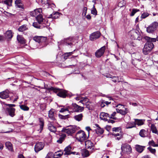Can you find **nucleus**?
Instances as JSON below:
<instances>
[{"label":"nucleus","instance_id":"obj_1","mask_svg":"<svg viewBox=\"0 0 158 158\" xmlns=\"http://www.w3.org/2000/svg\"><path fill=\"white\" fill-rule=\"evenodd\" d=\"M146 37L148 38V37H145L143 38V39H145V40L147 41V42L145 44L143 49V52L144 55H147L149 53L154 47V45L152 41H149V40L146 39H147Z\"/></svg>","mask_w":158,"mask_h":158},{"label":"nucleus","instance_id":"obj_2","mask_svg":"<svg viewBox=\"0 0 158 158\" xmlns=\"http://www.w3.org/2000/svg\"><path fill=\"white\" fill-rule=\"evenodd\" d=\"M76 139L79 142H82L86 140L87 138L84 131L82 130L79 131L76 135Z\"/></svg>","mask_w":158,"mask_h":158},{"label":"nucleus","instance_id":"obj_3","mask_svg":"<svg viewBox=\"0 0 158 158\" xmlns=\"http://www.w3.org/2000/svg\"><path fill=\"white\" fill-rule=\"evenodd\" d=\"M69 111L72 112H81L83 110L84 108L83 107L80 106L76 103H73L72 105L69 106Z\"/></svg>","mask_w":158,"mask_h":158},{"label":"nucleus","instance_id":"obj_4","mask_svg":"<svg viewBox=\"0 0 158 158\" xmlns=\"http://www.w3.org/2000/svg\"><path fill=\"white\" fill-rule=\"evenodd\" d=\"M77 130L76 127L75 126H70L69 128H64L61 132H64L66 133L69 135H71L72 134L75 133L76 131Z\"/></svg>","mask_w":158,"mask_h":158},{"label":"nucleus","instance_id":"obj_5","mask_svg":"<svg viewBox=\"0 0 158 158\" xmlns=\"http://www.w3.org/2000/svg\"><path fill=\"white\" fill-rule=\"evenodd\" d=\"M158 26V23L154 22L147 28V31L148 33H152L156 29Z\"/></svg>","mask_w":158,"mask_h":158},{"label":"nucleus","instance_id":"obj_6","mask_svg":"<svg viewBox=\"0 0 158 158\" xmlns=\"http://www.w3.org/2000/svg\"><path fill=\"white\" fill-rule=\"evenodd\" d=\"M121 149L124 153L129 154L131 152L132 149L131 146L127 143H123L122 145Z\"/></svg>","mask_w":158,"mask_h":158},{"label":"nucleus","instance_id":"obj_7","mask_svg":"<svg viewBox=\"0 0 158 158\" xmlns=\"http://www.w3.org/2000/svg\"><path fill=\"white\" fill-rule=\"evenodd\" d=\"M33 40L35 42L39 43H41L44 45V46H46V43L47 40V38L42 36H36L33 37Z\"/></svg>","mask_w":158,"mask_h":158},{"label":"nucleus","instance_id":"obj_8","mask_svg":"<svg viewBox=\"0 0 158 158\" xmlns=\"http://www.w3.org/2000/svg\"><path fill=\"white\" fill-rule=\"evenodd\" d=\"M144 120L142 119H135V124L131 123V125L129 126L128 125H127L126 127V128L127 129H130L135 127V124L137 125L138 126L142 125L144 124Z\"/></svg>","mask_w":158,"mask_h":158},{"label":"nucleus","instance_id":"obj_9","mask_svg":"<svg viewBox=\"0 0 158 158\" xmlns=\"http://www.w3.org/2000/svg\"><path fill=\"white\" fill-rule=\"evenodd\" d=\"M101 35L99 31H96L91 33L89 36V39L91 41H94L98 39Z\"/></svg>","mask_w":158,"mask_h":158},{"label":"nucleus","instance_id":"obj_10","mask_svg":"<svg viewBox=\"0 0 158 158\" xmlns=\"http://www.w3.org/2000/svg\"><path fill=\"white\" fill-rule=\"evenodd\" d=\"M44 146V144L43 142H38L36 143L34 148L35 152L36 153L38 152L43 148Z\"/></svg>","mask_w":158,"mask_h":158},{"label":"nucleus","instance_id":"obj_11","mask_svg":"<svg viewBox=\"0 0 158 158\" xmlns=\"http://www.w3.org/2000/svg\"><path fill=\"white\" fill-rule=\"evenodd\" d=\"M106 46H103L100 49L97 50L95 53L96 56L97 58L100 57L104 54Z\"/></svg>","mask_w":158,"mask_h":158},{"label":"nucleus","instance_id":"obj_12","mask_svg":"<svg viewBox=\"0 0 158 158\" xmlns=\"http://www.w3.org/2000/svg\"><path fill=\"white\" fill-rule=\"evenodd\" d=\"M44 89H46L49 91H52L53 92L57 93V95L59 96V88H55L52 86L49 87L48 85H44Z\"/></svg>","mask_w":158,"mask_h":158},{"label":"nucleus","instance_id":"obj_13","mask_svg":"<svg viewBox=\"0 0 158 158\" xmlns=\"http://www.w3.org/2000/svg\"><path fill=\"white\" fill-rule=\"evenodd\" d=\"M85 144L86 148L91 149V150L93 151V152L95 151L94 143L91 141L86 140L85 142Z\"/></svg>","mask_w":158,"mask_h":158},{"label":"nucleus","instance_id":"obj_14","mask_svg":"<svg viewBox=\"0 0 158 158\" xmlns=\"http://www.w3.org/2000/svg\"><path fill=\"white\" fill-rule=\"evenodd\" d=\"M93 152V151L91 150L90 152H89L88 150L85 149H83L81 151V153L83 157L85 158L89 156L90 154Z\"/></svg>","mask_w":158,"mask_h":158},{"label":"nucleus","instance_id":"obj_15","mask_svg":"<svg viewBox=\"0 0 158 158\" xmlns=\"http://www.w3.org/2000/svg\"><path fill=\"white\" fill-rule=\"evenodd\" d=\"M73 38L72 37L67 38L64 40V44L67 45L71 47L73 45Z\"/></svg>","mask_w":158,"mask_h":158},{"label":"nucleus","instance_id":"obj_16","mask_svg":"<svg viewBox=\"0 0 158 158\" xmlns=\"http://www.w3.org/2000/svg\"><path fill=\"white\" fill-rule=\"evenodd\" d=\"M95 126L96 128L95 130L96 133L98 135H102L104 132V130L103 128H101L97 124H95Z\"/></svg>","mask_w":158,"mask_h":158},{"label":"nucleus","instance_id":"obj_17","mask_svg":"<svg viewBox=\"0 0 158 158\" xmlns=\"http://www.w3.org/2000/svg\"><path fill=\"white\" fill-rule=\"evenodd\" d=\"M130 32L131 34H132L131 36H133V37L134 39H136L137 36H139V35H140V32L138 30L136 29H133L130 31Z\"/></svg>","mask_w":158,"mask_h":158},{"label":"nucleus","instance_id":"obj_18","mask_svg":"<svg viewBox=\"0 0 158 158\" xmlns=\"http://www.w3.org/2000/svg\"><path fill=\"white\" fill-rule=\"evenodd\" d=\"M55 115L56 113L54 109H51L49 111L48 117L52 120L54 121L56 120Z\"/></svg>","mask_w":158,"mask_h":158},{"label":"nucleus","instance_id":"obj_19","mask_svg":"<svg viewBox=\"0 0 158 158\" xmlns=\"http://www.w3.org/2000/svg\"><path fill=\"white\" fill-rule=\"evenodd\" d=\"M36 19L37 21L39 24H44V27H45L46 24L43 23L44 19L43 16L41 14L39 13L36 17Z\"/></svg>","mask_w":158,"mask_h":158},{"label":"nucleus","instance_id":"obj_20","mask_svg":"<svg viewBox=\"0 0 158 158\" xmlns=\"http://www.w3.org/2000/svg\"><path fill=\"white\" fill-rule=\"evenodd\" d=\"M15 3L17 7L23 10L24 9V6L22 0H16Z\"/></svg>","mask_w":158,"mask_h":158},{"label":"nucleus","instance_id":"obj_21","mask_svg":"<svg viewBox=\"0 0 158 158\" xmlns=\"http://www.w3.org/2000/svg\"><path fill=\"white\" fill-rule=\"evenodd\" d=\"M6 110L8 114L11 117H13L15 115V109L14 108H7Z\"/></svg>","mask_w":158,"mask_h":158},{"label":"nucleus","instance_id":"obj_22","mask_svg":"<svg viewBox=\"0 0 158 158\" xmlns=\"http://www.w3.org/2000/svg\"><path fill=\"white\" fill-rule=\"evenodd\" d=\"M72 147L70 145H69L66 147V148L64 149L65 151V154H66L67 155H69L71 154H75L76 153L75 152H71V150L72 149Z\"/></svg>","mask_w":158,"mask_h":158},{"label":"nucleus","instance_id":"obj_23","mask_svg":"<svg viewBox=\"0 0 158 158\" xmlns=\"http://www.w3.org/2000/svg\"><path fill=\"white\" fill-rule=\"evenodd\" d=\"M100 118L105 121L107 120V117H109V114L107 113L102 112L101 113L100 115Z\"/></svg>","mask_w":158,"mask_h":158},{"label":"nucleus","instance_id":"obj_24","mask_svg":"<svg viewBox=\"0 0 158 158\" xmlns=\"http://www.w3.org/2000/svg\"><path fill=\"white\" fill-rule=\"evenodd\" d=\"M68 94L67 91L62 89H60V97L64 98L68 96Z\"/></svg>","mask_w":158,"mask_h":158},{"label":"nucleus","instance_id":"obj_25","mask_svg":"<svg viewBox=\"0 0 158 158\" xmlns=\"http://www.w3.org/2000/svg\"><path fill=\"white\" fill-rule=\"evenodd\" d=\"M85 101L86 102V103L85 104V106H86V108L88 109L89 110H92V106L90 105L89 103L88 102V99L86 98H84L82 100H81L80 101V102H81L83 101Z\"/></svg>","mask_w":158,"mask_h":158},{"label":"nucleus","instance_id":"obj_26","mask_svg":"<svg viewBox=\"0 0 158 158\" xmlns=\"http://www.w3.org/2000/svg\"><path fill=\"white\" fill-rule=\"evenodd\" d=\"M73 53V52L65 53L61 56V59L63 61H64L68 58L69 56L72 54Z\"/></svg>","mask_w":158,"mask_h":158},{"label":"nucleus","instance_id":"obj_27","mask_svg":"<svg viewBox=\"0 0 158 158\" xmlns=\"http://www.w3.org/2000/svg\"><path fill=\"white\" fill-rule=\"evenodd\" d=\"M9 97V93L6 91H4L0 93V97L2 98L5 99Z\"/></svg>","mask_w":158,"mask_h":158},{"label":"nucleus","instance_id":"obj_28","mask_svg":"<svg viewBox=\"0 0 158 158\" xmlns=\"http://www.w3.org/2000/svg\"><path fill=\"white\" fill-rule=\"evenodd\" d=\"M18 41L21 44H24L26 42L25 40L22 35H18L17 37Z\"/></svg>","mask_w":158,"mask_h":158},{"label":"nucleus","instance_id":"obj_29","mask_svg":"<svg viewBox=\"0 0 158 158\" xmlns=\"http://www.w3.org/2000/svg\"><path fill=\"white\" fill-rule=\"evenodd\" d=\"M145 148V146L139 145H136L135 147L136 151L139 153H141L144 150Z\"/></svg>","mask_w":158,"mask_h":158},{"label":"nucleus","instance_id":"obj_30","mask_svg":"<svg viewBox=\"0 0 158 158\" xmlns=\"http://www.w3.org/2000/svg\"><path fill=\"white\" fill-rule=\"evenodd\" d=\"M5 36L6 39H11L13 36L12 32L11 30L7 31L5 34Z\"/></svg>","mask_w":158,"mask_h":158},{"label":"nucleus","instance_id":"obj_31","mask_svg":"<svg viewBox=\"0 0 158 158\" xmlns=\"http://www.w3.org/2000/svg\"><path fill=\"white\" fill-rule=\"evenodd\" d=\"M5 145L7 148L10 151H13V148L12 143L10 142H6L5 143Z\"/></svg>","mask_w":158,"mask_h":158},{"label":"nucleus","instance_id":"obj_32","mask_svg":"<svg viewBox=\"0 0 158 158\" xmlns=\"http://www.w3.org/2000/svg\"><path fill=\"white\" fill-rule=\"evenodd\" d=\"M28 29V27L27 25L24 24L22 25L21 26L19 27L18 30L19 31L23 32L24 31H25Z\"/></svg>","mask_w":158,"mask_h":158},{"label":"nucleus","instance_id":"obj_33","mask_svg":"<svg viewBox=\"0 0 158 158\" xmlns=\"http://www.w3.org/2000/svg\"><path fill=\"white\" fill-rule=\"evenodd\" d=\"M42 12V10L41 8H39L38 9H36L30 12V14L31 16L35 17L36 16V13L37 12Z\"/></svg>","mask_w":158,"mask_h":158},{"label":"nucleus","instance_id":"obj_34","mask_svg":"<svg viewBox=\"0 0 158 158\" xmlns=\"http://www.w3.org/2000/svg\"><path fill=\"white\" fill-rule=\"evenodd\" d=\"M151 129L152 133L158 134V132L156 127L154 124H151Z\"/></svg>","mask_w":158,"mask_h":158},{"label":"nucleus","instance_id":"obj_35","mask_svg":"<svg viewBox=\"0 0 158 158\" xmlns=\"http://www.w3.org/2000/svg\"><path fill=\"white\" fill-rule=\"evenodd\" d=\"M40 130L41 132L43 129V127L44 126V120L41 118H39Z\"/></svg>","mask_w":158,"mask_h":158},{"label":"nucleus","instance_id":"obj_36","mask_svg":"<svg viewBox=\"0 0 158 158\" xmlns=\"http://www.w3.org/2000/svg\"><path fill=\"white\" fill-rule=\"evenodd\" d=\"M48 128L51 132H55L56 131V128L51 123L48 124Z\"/></svg>","mask_w":158,"mask_h":158},{"label":"nucleus","instance_id":"obj_37","mask_svg":"<svg viewBox=\"0 0 158 158\" xmlns=\"http://www.w3.org/2000/svg\"><path fill=\"white\" fill-rule=\"evenodd\" d=\"M83 115L82 114H80L78 115H75L74 117V118L78 121H81L82 119Z\"/></svg>","mask_w":158,"mask_h":158},{"label":"nucleus","instance_id":"obj_38","mask_svg":"<svg viewBox=\"0 0 158 158\" xmlns=\"http://www.w3.org/2000/svg\"><path fill=\"white\" fill-rule=\"evenodd\" d=\"M59 16V13L58 12H55L54 13L51 14L48 18L56 19L58 18Z\"/></svg>","mask_w":158,"mask_h":158},{"label":"nucleus","instance_id":"obj_39","mask_svg":"<svg viewBox=\"0 0 158 158\" xmlns=\"http://www.w3.org/2000/svg\"><path fill=\"white\" fill-rule=\"evenodd\" d=\"M125 110H124L121 109H116V110L118 113H120V114L123 115H125L127 113V109L125 108Z\"/></svg>","mask_w":158,"mask_h":158},{"label":"nucleus","instance_id":"obj_40","mask_svg":"<svg viewBox=\"0 0 158 158\" xmlns=\"http://www.w3.org/2000/svg\"><path fill=\"white\" fill-rule=\"evenodd\" d=\"M66 135L64 133H60V143H61L64 140Z\"/></svg>","mask_w":158,"mask_h":158},{"label":"nucleus","instance_id":"obj_41","mask_svg":"<svg viewBox=\"0 0 158 158\" xmlns=\"http://www.w3.org/2000/svg\"><path fill=\"white\" fill-rule=\"evenodd\" d=\"M60 107H62L60 110V112H63L66 111H69V106L68 107H67L64 106H60Z\"/></svg>","mask_w":158,"mask_h":158},{"label":"nucleus","instance_id":"obj_42","mask_svg":"<svg viewBox=\"0 0 158 158\" xmlns=\"http://www.w3.org/2000/svg\"><path fill=\"white\" fill-rule=\"evenodd\" d=\"M139 134L140 135L143 137H144L146 136V131L144 129H142L140 130Z\"/></svg>","mask_w":158,"mask_h":158},{"label":"nucleus","instance_id":"obj_43","mask_svg":"<svg viewBox=\"0 0 158 158\" xmlns=\"http://www.w3.org/2000/svg\"><path fill=\"white\" fill-rule=\"evenodd\" d=\"M147 40H148L151 41H152V42H156V41H158V35L157 36L156 38H152L148 37V38H147Z\"/></svg>","mask_w":158,"mask_h":158},{"label":"nucleus","instance_id":"obj_44","mask_svg":"<svg viewBox=\"0 0 158 158\" xmlns=\"http://www.w3.org/2000/svg\"><path fill=\"white\" fill-rule=\"evenodd\" d=\"M92 14L94 15H97V12L96 9L95 8L94 5L93 7V9L91 11Z\"/></svg>","mask_w":158,"mask_h":158},{"label":"nucleus","instance_id":"obj_45","mask_svg":"<svg viewBox=\"0 0 158 158\" xmlns=\"http://www.w3.org/2000/svg\"><path fill=\"white\" fill-rule=\"evenodd\" d=\"M20 106L21 109L24 111H27L29 109V107L25 105H21Z\"/></svg>","mask_w":158,"mask_h":158},{"label":"nucleus","instance_id":"obj_46","mask_svg":"<svg viewBox=\"0 0 158 158\" xmlns=\"http://www.w3.org/2000/svg\"><path fill=\"white\" fill-rule=\"evenodd\" d=\"M148 144L149 145L153 147H158V145L157 144H156V143L153 140L150 141L148 142Z\"/></svg>","mask_w":158,"mask_h":158},{"label":"nucleus","instance_id":"obj_47","mask_svg":"<svg viewBox=\"0 0 158 158\" xmlns=\"http://www.w3.org/2000/svg\"><path fill=\"white\" fill-rule=\"evenodd\" d=\"M59 151H58L53 153V158H59Z\"/></svg>","mask_w":158,"mask_h":158},{"label":"nucleus","instance_id":"obj_48","mask_svg":"<svg viewBox=\"0 0 158 158\" xmlns=\"http://www.w3.org/2000/svg\"><path fill=\"white\" fill-rule=\"evenodd\" d=\"M147 149L150 152L153 154H155L156 152V150L155 149L152 148L151 147H148Z\"/></svg>","mask_w":158,"mask_h":158},{"label":"nucleus","instance_id":"obj_49","mask_svg":"<svg viewBox=\"0 0 158 158\" xmlns=\"http://www.w3.org/2000/svg\"><path fill=\"white\" fill-rule=\"evenodd\" d=\"M139 11V9H132V11L130 14V16H134L136 13Z\"/></svg>","mask_w":158,"mask_h":158},{"label":"nucleus","instance_id":"obj_50","mask_svg":"<svg viewBox=\"0 0 158 158\" xmlns=\"http://www.w3.org/2000/svg\"><path fill=\"white\" fill-rule=\"evenodd\" d=\"M32 25L34 27L37 28H42L41 27V26L37 22L33 23Z\"/></svg>","mask_w":158,"mask_h":158},{"label":"nucleus","instance_id":"obj_51","mask_svg":"<svg viewBox=\"0 0 158 158\" xmlns=\"http://www.w3.org/2000/svg\"><path fill=\"white\" fill-rule=\"evenodd\" d=\"M149 14L148 13L144 12L142 14L141 18L142 19H145L149 15Z\"/></svg>","mask_w":158,"mask_h":158},{"label":"nucleus","instance_id":"obj_52","mask_svg":"<svg viewBox=\"0 0 158 158\" xmlns=\"http://www.w3.org/2000/svg\"><path fill=\"white\" fill-rule=\"evenodd\" d=\"M12 1V0H6L4 1V3L10 6L11 5Z\"/></svg>","mask_w":158,"mask_h":158},{"label":"nucleus","instance_id":"obj_53","mask_svg":"<svg viewBox=\"0 0 158 158\" xmlns=\"http://www.w3.org/2000/svg\"><path fill=\"white\" fill-rule=\"evenodd\" d=\"M46 5L48 6V7L51 8L52 9L55 7V5L54 3H51L49 2H48V4L47 3Z\"/></svg>","mask_w":158,"mask_h":158},{"label":"nucleus","instance_id":"obj_54","mask_svg":"<svg viewBox=\"0 0 158 158\" xmlns=\"http://www.w3.org/2000/svg\"><path fill=\"white\" fill-rule=\"evenodd\" d=\"M53 153L52 152H49L47 154L45 158H53Z\"/></svg>","mask_w":158,"mask_h":158},{"label":"nucleus","instance_id":"obj_55","mask_svg":"<svg viewBox=\"0 0 158 158\" xmlns=\"http://www.w3.org/2000/svg\"><path fill=\"white\" fill-rule=\"evenodd\" d=\"M140 35H139V36H137L136 39H137L138 40H142V41H143L144 40H145V39H143V38L145 37H148V36H140Z\"/></svg>","mask_w":158,"mask_h":158},{"label":"nucleus","instance_id":"obj_56","mask_svg":"<svg viewBox=\"0 0 158 158\" xmlns=\"http://www.w3.org/2000/svg\"><path fill=\"white\" fill-rule=\"evenodd\" d=\"M116 114V112H114L111 115V116H109V117L110 118H113L114 119H116V118L114 117V116Z\"/></svg>","mask_w":158,"mask_h":158},{"label":"nucleus","instance_id":"obj_57","mask_svg":"<svg viewBox=\"0 0 158 158\" xmlns=\"http://www.w3.org/2000/svg\"><path fill=\"white\" fill-rule=\"evenodd\" d=\"M87 8L86 7H84L83 8V11L82 14L85 15H86L87 13Z\"/></svg>","mask_w":158,"mask_h":158},{"label":"nucleus","instance_id":"obj_58","mask_svg":"<svg viewBox=\"0 0 158 158\" xmlns=\"http://www.w3.org/2000/svg\"><path fill=\"white\" fill-rule=\"evenodd\" d=\"M120 130V127H114L113 128V131L115 132H118Z\"/></svg>","mask_w":158,"mask_h":158},{"label":"nucleus","instance_id":"obj_59","mask_svg":"<svg viewBox=\"0 0 158 158\" xmlns=\"http://www.w3.org/2000/svg\"><path fill=\"white\" fill-rule=\"evenodd\" d=\"M67 115H63L60 114V118L61 119H65L67 118Z\"/></svg>","mask_w":158,"mask_h":158},{"label":"nucleus","instance_id":"obj_60","mask_svg":"<svg viewBox=\"0 0 158 158\" xmlns=\"http://www.w3.org/2000/svg\"><path fill=\"white\" fill-rule=\"evenodd\" d=\"M49 2V0H41V2L43 4L46 5L47 3L48 4V2Z\"/></svg>","mask_w":158,"mask_h":158},{"label":"nucleus","instance_id":"obj_61","mask_svg":"<svg viewBox=\"0 0 158 158\" xmlns=\"http://www.w3.org/2000/svg\"><path fill=\"white\" fill-rule=\"evenodd\" d=\"M112 135H114L115 137L117 136H120L122 137V135L121 134H120L118 133H112Z\"/></svg>","mask_w":158,"mask_h":158},{"label":"nucleus","instance_id":"obj_62","mask_svg":"<svg viewBox=\"0 0 158 158\" xmlns=\"http://www.w3.org/2000/svg\"><path fill=\"white\" fill-rule=\"evenodd\" d=\"M83 54L85 56H87L88 57H90L91 56V55H90V54L88 52H86L85 53H83Z\"/></svg>","mask_w":158,"mask_h":158},{"label":"nucleus","instance_id":"obj_63","mask_svg":"<svg viewBox=\"0 0 158 158\" xmlns=\"http://www.w3.org/2000/svg\"><path fill=\"white\" fill-rule=\"evenodd\" d=\"M111 128V126H108L107 125L105 127V129H106L107 131H109L110 130Z\"/></svg>","mask_w":158,"mask_h":158},{"label":"nucleus","instance_id":"obj_64","mask_svg":"<svg viewBox=\"0 0 158 158\" xmlns=\"http://www.w3.org/2000/svg\"><path fill=\"white\" fill-rule=\"evenodd\" d=\"M106 121H107L108 123H114L115 122V121H114V120L108 119H107V120Z\"/></svg>","mask_w":158,"mask_h":158}]
</instances>
